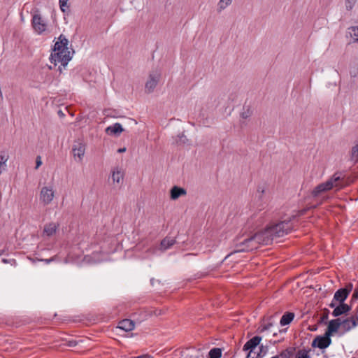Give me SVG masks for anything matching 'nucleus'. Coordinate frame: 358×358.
Wrapping results in <instances>:
<instances>
[{"label":"nucleus","mask_w":358,"mask_h":358,"mask_svg":"<svg viewBox=\"0 0 358 358\" xmlns=\"http://www.w3.org/2000/svg\"><path fill=\"white\" fill-rule=\"evenodd\" d=\"M58 39L59 41L54 45L53 52L50 55V60L55 66L57 62H60L62 66L65 67L72 58L67 47L69 41L63 34H61Z\"/></svg>","instance_id":"1"},{"label":"nucleus","mask_w":358,"mask_h":358,"mask_svg":"<svg viewBox=\"0 0 358 358\" xmlns=\"http://www.w3.org/2000/svg\"><path fill=\"white\" fill-rule=\"evenodd\" d=\"M273 234L268 228L266 229L254 236L244 240L239 243L238 251H248L257 248L258 245H268L273 241Z\"/></svg>","instance_id":"2"},{"label":"nucleus","mask_w":358,"mask_h":358,"mask_svg":"<svg viewBox=\"0 0 358 358\" xmlns=\"http://www.w3.org/2000/svg\"><path fill=\"white\" fill-rule=\"evenodd\" d=\"M340 176L337 174H335L329 180L325 182H323L319 185H317L313 191V194L314 196H317L322 192L328 191L333 187H336L337 189L341 188L343 186L338 184V181L340 180Z\"/></svg>","instance_id":"3"},{"label":"nucleus","mask_w":358,"mask_h":358,"mask_svg":"<svg viewBox=\"0 0 358 358\" xmlns=\"http://www.w3.org/2000/svg\"><path fill=\"white\" fill-rule=\"evenodd\" d=\"M161 73L158 71L150 72L145 83V92L146 94L153 93L161 80Z\"/></svg>","instance_id":"4"},{"label":"nucleus","mask_w":358,"mask_h":358,"mask_svg":"<svg viewBox=\"0 0 358 358\" xmlns=\"http://www.w3.org/2000/svg\"><path fill=\"white\" fill-rule=\"evenodd\" d=\"M269 229L273 234V238L280 237L287 234L290 229L289 222H282L275 225L269 227Z\"/></svg>","instance_id":"5"},{"label":"nucleus","mask_w":358,"mask_h":358,"mask_svg":"<svg viewBox=\"0 0 358 358\" xmlns=\"http://www.w3.org/2000/svg\"><path fill=\"white\" fill-rule=\"evenodd\" d=\"M31 25L34 31L38 34L45 31L47 25L40 14L36 13L32 16Z\"/></svg>","instance_id":"6"},{"label":"nucleus","mask_w":358,"mask_h":358,"mask_svg":"<svg viewBox=\"0 0 358 358\" xmlns=\"http://www.w3.org/2000/svg\"><path fill=\"white\" fill-rule=\"evenodd\" d=\"M331 336L325 333L322 336H317L313 341L312 346L320 349L327 348L331 343Z\"/></svg>","instance_id":"7"},{"label":"nucleus","mask_w":358,"mask_h":358,"mask_svg":"<svg viewBox=\"0 0 358 358\" xmlns=\"http://www.w3.org/2000/svg\"><path fill=\"white\" fill-rule=\"evenodd\" d=\"M54 198V191L52 187H43L41 189L40 199L45 205L51 203Z\"/></svg>","instance_id":"8"},{"label":"nucleus","mask_w":358,"mask_h":358,"mask_svg":"<svg viewBox=\"0 0 358 358\" xmlns=\"http://www.w3.org/2000/svg\"><path fill=\"white\" fill-rule=\"evenodd\" d=\"M262 338L259 336H255L249 340L243 346V350H249V353L247 358H249L251 355L252 350L260 343Z\"/></svg>","instance_id":"9"},{"label":"nucleus","mask_w":358,"mask_h":358,"mask_svg":"<svg viewBox=\"0 0 358 358\" xmlns=\"http://www.w3.org/2000/svg\"><path fill=\"white\" fill-rule=\"evenodd\" d=\"M352 285H350L349 289H338L334 294V299L340 303H343L348 297L349 293L352 289Z\"/></svg>","instance_id":"10"},{"label":"nucleus","mask_w":358,"mask_h":358,"mask_svg":"<svg viewBox=\"0 0 358 358\" xmlns=\"http://www.w3.org/2000/svg\"><path fill=\"white\" fill-rule=\"evenodd\" d=\"M358 324V317H351L343 321H341V327L345 331H349L355 328Z\"/></svg>","instance_id":"11"},{"label":"nucleus","mask_w":358,"mask_h":358,"mask_svg":"<svg viewBox=\"0 0 358 358\" xmlns=\"http://www.w3.org/2000/svg\"><path fill=\"white\" fill-rule=\"evenodd\" d=\"M187 194V191L182 187L174 186L170 190V198L172 200H176L180 196H184Z\"/></svg>","instance_id":"12"},{"label":"nucleus","mask_w":358,"mask_h":358,"mask_svg":"<svg viewBox=\"0 0 358 358\" xmlns=\"http://www.w3.org/2000/svg\"><path fill=\"white\" fill-rule=\"evenodd\" d=\"M123 131V128L120 123H115L106 129V133L110 136H119Z\"/></svg>","instance_id":"13"},{"label":"nucleus","mask_w":358,"mask_h":358,"mask_svg":"<svg viewBox=\"0 0 358 358\" xmlns=\"http://www.w3.org/2000/svg\"><path fill=\"white\" fill-rule=\"evenodd\" d=\"M340 327H341V321L340 319L332 320L329 322L326 334L331 336L334 333L338 331Z\"/></svg>","instance_id":"14"},{"label":"nucleus","mask_w":358,"mask_h":358,"mask_svg":"<svg viewBox=\"0 0 358 358\" xmlns=\"http://www.w3.org/2000/svg\"><path fill=\"white\" fill-rule=\"evenodd\" d=\"M85 145L82 143H78V145H75L72 149L73 155L74 157H78L80 161L83 159V157L85 155Z\"/></svg>","instance_id":"15"},{"label":"nucleus","mask_w":358,"mask_h":358,"mask_svg":"<svg viewBox=\"0 0 358 358\" xmlns=\"http://www.w3.org/2000/svg\"><path fill=\"white\" fill-rule=\"evenodd\" d=\"M117 327L129 331L134 328V322L129 319H124L119 322Z\"/></svg>","instance_id":"16"},{"label":"nucleus","mask_w":358,"mask_h":358,"mask_svg":"<svg viewBox=\"0 0 358 358\" xmlns=\"http://www.w3.org/2000/svg\"><path fill=\"white\" fill-rule=\"evenodd\" d=\"M176 243V240L172 237H166L164 238L159 246V250L162 251H165L172 247Z\"/></svg>","instance_id":"17"},{"label":"nucleus","mask_w":358,"mask_h":358,"mask_svg":"<svg viewBox=\"0 0 358 358\" xmlns=\"http://www.w3.org/2000/svg\"><path fill=\"white\" fill-rule=\"evenodd\" d=\"M59 224H57L55 222H50L46 224L44 226L43 233L45 234L48 236H51L56 233Z\"/></svg>","instance_id":"18"},{"label":"nucleus","mask_w":358,"mask_h":358,"mask_svg":"<svg viewBox=\"0 0 358 358\" xmlns=\"http://www.w3.org/2000/svg\"><path fill=\"white\" fill-rule=\"evenodd\" d=\"M233 0H219L216 6V11L218 13H222L231 5Z\"/></svg>","instance_id":"19"},{"label":"nucleus","mask_w":358,"mask_h":358,"mask_svg":"<svg viewBox=\"0 0 358 358\" xmlns=\"http://www.w3.org/2000/svg\"><path fill=\"white\" fill-rule=\"evenodd\" d=\"M350 307L345 303H341L333 311V315L335 317L339 316L349 311Z\"/></svg>","instance_id":"20"},{"label":"nucleus","mask_w":358,"mask_h":358,"mask_svg":"<svg viewBox=\"0 0 358 358\" xmlns=\"http://www.w3.org/2000/svg\"><path fill=\"white\" fill-rule=\"evenodd\" d=\"M348 35L354 43L358 42V27L352 26L348 29Z\"/></svg>","instance_id":"21"},{"label":"nucleus","mask_w":358,"mask_h":358,"mask_svg":"<svg viewBox=\"0 0 358 358\" xmlns=\"http://www.w3.org/2000/svg\"><path fill=\"white\" fill-rule=\"evenodd\" d=\"M8 159V155L5 152H0V174L5 170L6 162Z\"/></svg>","instance_id":"22"},{"label":"nucleus","mask_w":358,"mask_h":358,"mask_svg":"<svg viewBox=\"0 0 358 358\" xmlns=\"http://www.w3.org/2000/svg\"><path fill=\"white\" fill-rule=\"evenodd\" d=\"M294 314L288 313L285 314L280 319V324L282 326L289 324L294 319Z\"/></svg>","instance_id":"23"},{"label":"nucleus","mask_w":358,"mask_h":358,"mask_svg":"<svg viewBox=\"0 0 358 358\" xmlns=\"http://www.w3.org/2000/svg\"><path fill=\"white\" fill-rule=\"evenodd\" d=\"M112 179L113 182H116L117 183H120L121 180H123V173L117 169L116 170L113 171L112 174Z\"/></svg>","instance_id":"24"},{"label":"nucleus","mask_w":358,"mask_h":358,"mask_svg":"<svg viewBox=\"0 0 358 358\" xmlns=\"http://www.w3.org/2000/svg\"><path fill=\"white\" fill-rule=\"evenodd\" d=\"M252 115V110L250 108H243L241 113L240 117L241 120L244 121L250 118Z\"/></svg>","instance_id":"25"},{"label":"nucleus","mask_w":358,"mask_h":358,"mask_svg":"<svg viewBox=\"0 0 358 358\" xmlns=\"http://www.w3.org/2000/svg\"><path fill=\"white\" fill-rule=\"evenodd\" d=\"M222 355V350L220 348H213L209 352V358H220Z\"/></svg>","instance_id":"26"},{"label":"nucleus","mask_w":358,"mask_h":358,"mask_svg":"<svg viewBox=\"0 0 358 358\" xmlns=\"http://www.w3.org/2000/svg\"><path fill=\"white\" fill-rule=\"evenodd\" d=\"M68 1L69 0H59L60 9L64 13H68L70 11Z\"/></svg>","instance_id":"27"},{"label":"nucleus","mask_w":358,"mask_h":358,"mask_svg":"<svg viewBox=\"0 0 358 358\" xmlns=\"http://www.w3.org/2000/svg\"><path fill=\"white\" fill-rule=\"evenodd\" d=\"M295 358H310V356L308 351L301 350L296 352Z\"/></svg>","instance_id":"28"},{"label":"nucleus","mask_w":358,"mask_h":358,"mask_svg":"<svg viewBox=\"0 0 358 358\" xmlns=\"http://www.w3.org/2000/svg\"><path fill=\"white\" fill-rule=\"evenodd\" d=\"M355 3L356 0H345V6L348 10H350L353 8Z\"/></svg>","instance_id":"29"},{"label":"nucleus","mask_w":358,"mask_h":358,"mask_svg":"<svg viewBox=\"0 0 358 358\" xmlns=\"http://www.w3.org/2000/svg\"><path fill=\"white\" fill-rule=\"evenodd\" d=\"M292 351L289 349L282 352L278 357H280V358H290L292 356Z\"/></svg>","instance_id":"30"},{"label":"nucleus","mask_w":358,"mask_h":358,"mask_svg":"<svg viewBox=\"0 0 358 358\" xmlns=\"http://www.w3.org/2000/svg\"><path fill=\"white\" fill-rule=\"evenodd\" d=\"M352 155L354 158H358V145H356L352 148Z\"/></svg>","instance_id":"31"},{"label":"nucleus","mask_w":358,"mask_h":358,"mask_svg":"<svg viewBox=\"0 0 358 358\" xmlns=\"http://www.w3.org/2000/svg\"><path fill=\"white\" fill-rule=\"evenodd\" d=\"M1 262L4 264H8V263H10L11 264H16V262L14 259H2Z\"/></svg>","instance_id":"32"},{"label":"nucleus","mask_w":358,"mask_h":358,"mask_svg":"<svg viewBox=\"0 0 358 358\" xmlns=\"http://www.w3.org/2000/svg\"><path fill=\"white\" fill-rule=\"evenodd\" d=\"M42 164L41 158L38 156L36 159V169H37Z\"/></svg>","instance_id":"33"},{"label":"nucleus","mask_w":358,"mask_h":358,"mask_svg":"<svg viewBox=\"0 0 358 358\" xmlns=\"http://www.w3.org/2000/svg\"><path fill=\"white\" fill-rule=\"evenodd\" d=\"M77 343H77L76 341H70L68 343V346H69V347H75L77 345Z\"/></svg>","instance_id":"34"},{"label":"nucleus","mask_w":358,"mask_h":358,"mask_svg":"<svg viewBox=\"0 0 358 358\" xmlns=\"http://www.w3.org/2000/svg\"><path fill=\"white\" fill-rule=\"evenodd\" d=\"M125 254L126 255H127L128 257H131L133 255V250H127L125 251Z\"/></svg>","instance_id":"35"},{"label":"nucleus","mask_w":358,"mask_h":358,"mask_svg":"<svg viewBox=\"0 0 358 358\" xmlns=\"http://www.w3.org/2000/svg\"><path fill=\"white\" fill-rule=\"evenodd\" d=\"M136 358H153V357L148 355H144L138 356Z\"/></svg>","instance_id":"36"},{"label":"nucleus","mask_w":358,"mask_h":358,"mask_svg":"<svg viewBox=\"0 0 358 358\" xmlns=\"http://www.w3.org/2000/svg\"><path fill=\"white\" fill-rule=\"evenodd\" d=\"M352 297L354 299H358V289L355 291Z\"/></svg>","instance_id":"37"},{"label":"nucleus","mask_w":358,"mask_h":358,"mask_svg":"<svg viewBox=\"0 0 358 358\" xmlns=\"http://www.w3.org/2000/svg\"><path fill=\"white\" fill-rule=\"evenodd\" d=\"M125 151H126V148H119V149L117 150V152H118L119 153H122V152H125Z\"/></svg>","instance_id":"38"},{"label":"nucleus","mask_w":358,"mask_h":358,"mask_svg":"<svg viewBox=\"0 0 358 358\" xmlns=\"http://www.w3.org/2000/svg\"><path fill=\"white\" fill-rule=\"evenodd\" d=\"M58 115H59V116H64V113H62V110H60L58 111Z\"/></svg>","instance_id":"39"},{"label":"nucleus","mask_w":358,"mask_h":358,"mask_svg":"<svg viewBox=\"0 0 358 358\" xmlns=\"http://www.w3.org/2000/svg\"><path fill=\"white\" fill-rule=\"evenodd\" d=\"M43 261H45L46 263H49V262L52 261V258L48 259H44Z\"/></svg>","instance_id":"40"},{"label":"nucleus","mask_w":358,"mask_h":358,"mask_svg":"<svg viewBox=\"0 0 358 358\" xmlns=\"http://www.w3.org/2000/svg\"><path fill=\"white\" fill-rule=\"evenodd\" d=\"M155 313L156 315H161L162 311H161V310H159V311H157V312L156 311Z\"/></svg>","instance_id":"41"},{"label":"nucleus","mask_w":358,"mask_h":358,"mask_svg":"<svg viewBox=\"0 0 358 358\" xmlns=\"http://www.w3.org/2000/svg\"><path fill=\"white\" fill-rule=\"evenodd\" d=\"M4 253V250H0V256Z\"/></svg>","instance_id":"42"},{"label":"nucleus","mask_w":358,"mask_h":358,"mask_svg":"<svg viewBox=\"0 0 358 358\" xmlns=\"http://www.w3.org/2000/svg\"><path fill=\"white\" fill-rule=\"evenodd\" d=\"M58 70L59 71V72H60V73H62V67H61V66H59Z\"/></svg>","instance_id":"43"},{"label":"nucleus","mask_w":358,"mask_h":358,"mask_svg":"<svg viewBox=\"0 0 358 358\" xmlns=\"http://www.w3.org/2000/svg\"><path fill=\"white\" fill-rule=\"evenodd\" d=\"M271 358H280V357H278V356H274V357H272Z\"/></svg>","instance_id":"44"},{"label":"nucleus","mask_w":358,"mask_h":358,"mask_svg":"<svg viewBox=\"0 0 358 358\" xmlns=\"http://www.w3.org/2000/svg\"><path fill=\"white\" fill-rule=\"evenodd\" d=\"M130 358H134V357H130Z\"/></svg>","instance_id":"45"}]
</instances>
